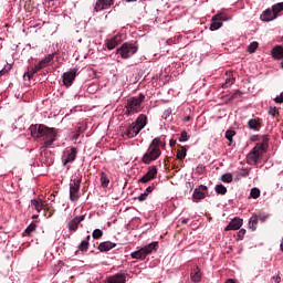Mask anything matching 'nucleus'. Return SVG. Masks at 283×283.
Listing matches in <instances>:
<instances>
[{"label":"nucleus","instance_id":"obj_48","mask_svg":"<svg viewBox=\"0 0 283 283\" xmlns=\"http://www.w3.org/2000/svg\"><path fill=\"white\" fill-rule=\"evenodd\" d=\"M176 139H170L169 140V145H170V147H176Z\"/></svg>","mask_w":283,"mask_h":283},{"label":"nucleus","instance_id":"obj_14","mask_svg":"<svg viewBox=\"0 0 283 283\" xmlns=\"http://www.w3.org/2000/svg\"><path fill=\"white\" fill-rule=\"evenodd\" d=\"M158 174V169L156 166H153L148 169V171L139 179V182H149V180H154Z\"/></svg>","mask_w":283,"mask_h":283},{"label":"nucleus","instance_id":"obj_17","mask_svg":"<svg viewBox=\"0 0 283 283\" xmlns=\"http://www.w3.org/2000/svg\"><path fill=\"white\" fill-rule=\"evenodd\" d=\"M274 19H277V15L275 13V11L272 9H268L265 10L262 14H261V21H274Z\"/></svg>","mask_w":283,"mask_h":283},{"label":"nucleus","instance_id":"obj_34","mask_svg":"<svg viewBox=\"0 0 283 283\" xmlns=\"http://www.w3.org/2000/svg\"><path fill=\"white\" fill-rule=\"evenodd\" d=\"M283 10V2H279V3H275L274 6H272V11H274V13H276V17L277 14H280V12H282Z\"/></svg>","mask_w":283,"mask_h":283},{"label":"nucleus","instance_id":"obj_32","mask_svg":"<svg viewBox=\"0 0 283 283\" xmlns=\"http://www.w3.org/2000/svg\"><path fill=\"white\" fill-rule=\"evenodd\" d=\"M214 191H216V193L224 196V193H227V187H224V185H222V184L217 185L214 188Z\"/></svg>","mask_w":283,"mask_h":283},{"label":"nucleus","instance_id":"obj_58","mask_svg":"<svg viewBox=\"0 0 283 283\" xmlns=\"http://www.w3.org/2000/svg\"><path fill=\"white\" fill-rule=\"evenodd\" d=\"M281 67H282V70H283V61L281 62Z\"/></svg>","mask_w":283,"mask_h":283},{"label":"nucleus","instance_id":"obj_38","mask_svg":"<svg viewBox=\"0 0 283 283\" xmlns=\"http://www.w3.org/2000/svg\"><path fill=\"white\" fill-rule=\"evenodd\" d=\"M235 83V78L233 77H228L226 78L224 84L222 85V87H231V85H233Z\"/></svg>","mask_w":283,"mask_h":283},{"label":"nucleus","instance_id":"obj_49","mask_svg":"<svg viewBox=\"0 0 283 283\" xmlns=\"http://www.w3.org/2000/svg\"><path fill=\"white\" fill-rule=\"evenodd\" d=\"M171 114V111L167 109L164 112V116H169Z\"/></svg>","mask_w":283,"mask_h":283},{"label":"nucleus","instance_id":"obj_51","mask_svg":"<svg viewBox=\"0 0 283 283\" xmlns=\"http://www.w3.org/2000/svg\"><path fill=\"white\" fill-rule=\"evenodd\" d=\"M187 222H189V219L187 218L181 220V224H187Z\"/></svg>","mask_w":283,"mask_h":283},{"label":"nucleus","instance_id":"obj_1","mask_svg":"<svg viewBox=\"0 0 283 283\" xmlns=\"http://www.w3.org/2000/svg\"><path fill=\"white\" fill-rule=\"evenodd\" d=\"M32 138H42L43 147L48 148L56 140V129L50 128L43 124H35L29 127Z\"/></svg>","mask_w":283,"mask_h":283},{"label":"nucleus","instance_id":"obj_54","mask_svg":"<svg viewBox=\"0 0 283 283\" xmlns=\"http://www.w3.org/2000/svg\"><path fill=\"white\" fill-rule=\"evenodd\" d=\"M3 74H6V71H0V76H3Z\"/></svg>","mask_w":283,"mask_h":283},{"label":"nucleus","instance_id":"obj_57","mask_svg":"<svg viewBox=\"0 0 283 283\" xmlns=\"http://www.w3.org/2000/svg\"><path fill=\"white\" fill-rule=\"evenodd\" d=\"M197 169H202V166H198Z\"/></svg>","mask_w":283,"mask_h":283},{"label":"nucleus","instance_id":"obj_11","mask_svg":"<svg viewBox=\"0 0 283 283\" xmlns=\"http://www.w3.org/2000/svg\"><path fill=\"white\" fill-rule=\"evenodd\" d=\"M207 186L200 185L198 188L193 190L192 200L193 202H200V200H205L207 198Z\"/></svg>","mask_w":283,"mask_h":283},{"label":"nucleus","instance_id":"obj_9","mask_svg":"<svg viewBox=\"0 0 283 283\" xmlns=\"http://www.w3.org/2000/svg\"><path fill=\"white\" fill-rule=\"evenodd\" d=\"M77 73H78V69H76V67L71 69L70 71L63 73L62 81H63L65 87L72 86V84L74 83V78H76Z\"/></svg>","mask_w":283,"mask_h":283},{"label":"nucleus","instance_id":"obj_16","mask_svg":"<svg viewBox=\"0 0 283 283\" xmlns=\"http://www.w3.org/2000/svg\"><path fill=\"white\" fill-rule=\"evenodd\" d=\"M107 283H127V277L124 273H116L107 277Z\"/></svg>","mask_w":283,"mask_h":283},{"label":"nucleus","instance_id":"obj_43","mask_svg":"<svg viewBox=\"0 0 283 283\" xmlns=\"http://www.w3.org/2000/svg\"><path fill=\"white\" fill-rule=\"evenodd\" d=\"M249 174H251V170L244 168L240 170L239 176H241L242 178H247Z\"/></svg>","mask_w":283,"mask_h":283},{"label":"nucleus","instance_id":"obj_47","mask_svg":"<svg viewBox=\"0 0 283 283\" xmlns=\"http://www.w3.org/2000/svg\"><path fill=\"white\" fill-rule=\"evenodd\" d=\"M217 14H220V21H221V23H222V21H229V19H231V18L227 17V15L223 14V13H217Z\"/></svg>","mask_w":283,"mask_h":283},{"label":"nucleus","instance_id":"obj_53","mask_svg":"<svg viewBox=\"0 0 283 283\" xmlns=\"http://www.w3.org/2000/svg\"><path fill=\"white\" fill-rule=\"evenodd\" d=\"M266 218H268L266 216H263V217H262V216H260V220H261V222H264V220H266Z\"/></svg>","mask_w":283,"mask_h":283},{"label":"nucleus","instance_id":"obj_39","mask_svg":"<svg viewBox=\"0 0 283 283\" xmlns=\"http://www.w3.org/2000/svg\"><path fill=\"white\" fill-rule=\"evenodd\" d=\"M189 140V134L187 132H181L180 137H179V143H187Z\"/></svg>","mask_w":283,"mask_h":283},{"label":"nucleus","instance_id":"obj_37","mask_svg":"<svg viewBox=\"0 0 283 283\" xmlns=\"http://www.w3.org/2000/svg\"><path fill=\"white\" fill-rule=\"evenodd\" d=\"M269 114H270V116L275 117V116H277V114H280V108H277L275 106H271L269 108Z\"/></svg>","mask_w":283,"mask_h":283},{"label":"nucleus","instance_id":"obj_29","mask_svg":"<svg viewBox=\"0 0 283 283\" xmlns=\"http://www.w3.org/2000/svg\"><path fill=\"white\" fill-rule=\"evenodd\" d=\"M233 136H235V130H227L226 132V138L227 140H229V147H231V145H233Z\"/></svg>","mask_w":283,"mask_h":283},{"label":"nucleus","instance_id":"obj_46","mask_svg":"<svg viewBox=\"0 0 283 283\" xmlns=\"http://www.w3.org/2000/svg\"><path fill=\"white\" fill-rule=\"evenodd\" d=\"M274 103H279V104L283 103V92L274 98Z\"/></svg>","mask_w":283,"mask_h":283},{"label":"nucleus","instance_id":"obj_5","mask_svg":"<svg viewBox=\"0 0 283 283\" xmlns=\"http://www.w3.org/2000/svg\"><path fill=\"white\" fill-rule=\"evenodd\" d=\"M269 144L266 142L258 143L255 147L248 154L249 165H258V160L262 155L266 154Z\"/></svg>","mask_w":283,"mask_h":283},{"label":"nucleus","instance_id":"obj_25","mask_svg":"<svg viewBox=\"0 0 283 283\" xmlns=\"http://www.w3.org/2000/svg\"><path fill=\"white\" fill-rule=\"evenodd\" d=\"M151 191H154V186H148L145 192L138 196L139 202H145V200H147V197L149 196V193H151Z\"/></svg>","mask_w":283,"mask_h":283},{"label":"nucleus","instance_id":"obj_21","mask_svg":"<svg viewBox=\"0 0 283 283\" xmlns=\"http://www.w3.org/2000/svg\"><path fill=\"white\" fill-rule=\"evenodd\" d=\"M190 280L191 282H196V283L202 280V273H200V268L196 266L191 270Z\"/></svg>","mask_w":283,"mask_h":283},{"label":"nucleus","instance_id":"obj_44","mask_svg":"<svg viewBox=\"0 0 283 283\" xmlns=\"http://www.w3.org/2000/svg\"><path fill=\"white\" fill-rule=\"evenodd\" d=\"M238 239L242 240V238H244V235H247V230L245 229H241L239 230V232L237 233Z\"/></svg>","mask_w":283,"mask_h":283},{"label":"nucleus","instance_id":"obj_31","mask_svg":"<svg viewBox=\"0 0 283 283\" xmlns=\"http://www.w3.org/2000/svg\"><path fill=\"white\" fill-rule=\"evenodd\" d=\"M221 180L222 182H227V184L233 182V175L231 172H227L221 176Z\"/></svg>","mask_w":283,"mask_h":283},{"label":"nucleus","instance_id":"obj_24","mask_svg":"<svg viewBox=\"0 0 283 283\" xmlns=\"http://www.w3.org/2000/svg\"><path fill=\"white\" fill-rule=\"evenodd\" d=\"M51 61H54V53L49 54L44 59H42L39 64L42 66V69L48 67L50 65Z\"/></svg>","mask_w":283,"mask_h":283},{"label":"nucleus","instance_id":"obj_8","mask_svg":"<svg viewBox=\"0 0 283 283\" xmlns=\"http://www.w3.org/2000/svg\"><path fill=\"white\" fill-rule=\"evenodd\" d=\"M160 148L149 146L148 151L143 156V163H145V165H149L153 160H158V158H160Z\"/></svg>","mask_w":283,"mask_h":283},{"label":"nucleus","instance_id":"obj_41","mask_svg":"<svg viewBox=\"0 0 283 283\" xmlns=\"http://www.w3.org/2000/svg\"><path fill=\"white\" fill-rule=\"evenodd\" d=\"M36 229V224L31 223L25 230L24 233H27L28 235H30L32 233V231H34Z\"/></svg>","mask_w":283,"mask_h":283},{"label":"nucleus","instance_id":"obj_23","mask_svg":"<svg viewBox=\"0 0 283 283\" xmlns=\"http://www.w3.org/2000/svg\"><path fill=\"white\" fill-rule=\"evenodd\" d=\"M272 56H273V59H276L277 61L283 59V46H280V45L274 46L272 49Z\"/></svg>","mask_w":283,"mask_h":283},{"label":"nucleus","instance_id":"obj_4","mask_svg":"<svg viewBox=\"0 0 283 283\" xmlns=\"http://www.w3.org/2000/svg\"><path fill=\"white\" fill-rule=\"evenodd\" d=\"M145 102V94L140 93L138 96H133L126 102V116H132V114H138L140 112V107Z\"/></svg>","mask_w":283,"mask_h":283},{"label":"nucleus","instance_id":"obj_52","mask_svg":"<svg viewBox=\"0 0 283 283\" xmlns=\"http://www.w3.org/2000/svg\"><path fill=\"white\" fill-rule=\"evenodd\" d=\"M226 283H235V280H233V279H228V280L226 281Z\"/></svg>","mask_w":283,"mask_h":283},{"label":"nucleus","instance_id":"obj_30","mask_svg":"<svg viewBox=\"0 0 283 283\" xmlns=\"http://www.w3.org/2000/svg\"><path fill=\"white\" fill-rule=\"evenodd\" d=\"M249 229H251L252 231H255V229H258V217L250 218Z\"/></svg>","mask_w":283,"mask_h":283},{"label":"nucleus","instance_id":"obj_55","mask_svg":"<svg viewBox=\"0 0 283 283\" xmlns=\"http://www.w3.org/2000/svg\"><path fill=\"white\" fill-rule=\"evenodd\" d=\"M127 1V3H132V2H134V1H136V0H126Z\"/></svg>","mask_w":283,"mask_h":283},{"label":"nucleus","instance_id":"obj_40","mask_svg":"<svg viewBox=\"0 0 283 283\" xmlns=\"http://www.w3.org/2000/svg\"><path fill=\"white\" fill-rule=\"evenodd\" d=\"M250 196H251V198L256 200V198L260 196V190L258 188H252L250 191Z\"/></svg>","mask_w":283,"mask_h":283},{"label":"nucleus","instance_id":"obj_35","mask_svg":"<svg viewBox=\"0 0 283 283\" xmlns=\"http://www.w3.org/2000/svg\"><path fill=\"white\" fill-rule=\"evenodd\" d=\"M94 240H101L103 238V230L95 229L92 233Z\"/></svg>","mask_w":283,"mask_h":283},{"label":"nucleus","instance_id":"obj_27","mask_svg":"<svg viewBox=\"0 0 283 283\" xmlns=\"http://www.w3.org/2000/svg\"><path fill=\"white\" fill-rule=\"evenodd\" d=\"M101 185L103 189H107V187L109 186V178H107V175L105 172L101 174Z\"/></svg>","mask_w":283,"mask_h":283},{"label":"nucleus","instance_id":"obj_3","mask_svg":"<svg viewBox=\"0 0 283 283\" xmlns=\"http://www.w3.org/2000/svg\"><path fill=\"white\" fill-rule=\"evenodd\" d=\"M147 125V116L140 114L135 122H133L126 129V132L124 133V136H126V138H136V136H138V134H140V132H143V129H145Z\"/></svg>","mask_w":283,"mask_h":283},{"label":"nucleus","instance_id":"obj_22","mask_svg":"<svg viewBox=\"0 0 283 283\" xmlns=\"http://www.w3.org/2000/svg\"><path fill=\"white\" fill-rule=\"evenodd\" d=\"M32 207L38 211V213H41L43 209H45V201L42 199H34L31 201Z\"/></svg>","mask_w":283,"mask_h":283},{"label":"nucleus","instance_id":"obj_50","mask_svg":"<svg viewBox=\"0 0 283 283\" xmlns=\"http://www.w3.org/2000/svg\"><path fill=\"white\" fill-rule=\"evenodd\" d=\"M184 120L185 123H189L191 120V116H186Z\"/></svg>","mask_w":283,"mask_h":283},{"label":"nucleus","instance_id":"obj_2","mask_svg":"<svg viewBox=\"0 0 283 283\" xmlns=\"http://www.w3.org/2000/svg\"><path fill=\"white\" fill-rule=\"evenodd\" d=\"M83 180V175L81 170H76L70 179L69 189H70V200L71 202H78L81 198V182Z\"/></svg>","mask_w":283,"mask_h":283},{"label":"nucleus","instance_id":"obj_59","mask_svg":"<svg viewBox=\"0 0 283 283\" xmlns=\"http://www.w3.org/2000/svg\"><path fill=\"white\" fill-rule=\"evenodd\" d=\"M163 147H165V144H163Z\"/></svg>","mask_w":283,"mask_h":283},{"label":"nucleus","instance_id":"obj_10","mask_svg":"<svg viewBox=\"0 0 283 283\" xmlns=\"http://www.w3.org/2000/svg\"><path fill=\"white\" fill-rule=\"evenodd\" d=\"M77 154L78 150L76 149V147L66 148L62 157L63 165L65 166L70 163H74V160H76Z\"/></svg>","mask_w":283,"mask_h":283},{"label":"nucleus","instance_id":"obj_19","mask_svg":"<svg viewBox=\"0 0 283 283\" xmlns=\"http://www.w3.org/2000/svg\"><path fill=\"white\" fill-rule=\"evenodd\" d=\"M115 247H116V243L111 241H104L98 244V251L101 252L112 251V249H115Z\"/></svg>","mask_w":283,"mask_h":283},{"label":"nucleus","instance_id":"obj_28","mask_svg":"<svg viewBox=\"0 0 283 283\" xmlns=\"http://www.w3.org/2000/svg\"><path fill=\"white\" fill-rule=\"evenodd\" d=\"M248 126L250 127V129H254L255 132H258V129H260V120H258V119H250L248 122Z\"/></svg>","mask_w":283,"mask_h":283},{"label":"nucleus","instance_id":"obj_45","mask_svg":"<svg viewBox=\"0 0 283 283\" xmlns=\"http://www.w3.org/2000/svg\"><path fill=\"white\" fill-rule=\"evenodd\" d=\"M40 70H43L41 64L38 63L33 69H32V72L31 74H36V72H40Z\"/></svg>","mask_w":283,"mask_h":283},{"label":"nucleus","instance_id":"obj_13","mask_svg":"<svg viewBox=\"0 0 283 283\" xmlns=\"http://www.w3.org/2000/svg\"><path fill=\"white\" fill-rule=\"evenodd\" d=\"M114 6V0H97L94 7L95 12H101L103 10H109Z\"/></svg>","mask_w":283,"mask_h":283},{"label":"nucleus","instance_id":"obj_42","mask_svg":"<svg viewBox=\"0 0 283 283\" xmlns=\"http://www.w3.org/2000/svg\"><path fill=\"white\" fill-rule=\"evenodd\" d=\"M150 147H157V149H160V138L153 139Z\"/></svg>","mask_w":283,"mask_h":283},{"label":"nucleus","instance_id":"obj_12","mask_svg":"<svg viewBox=\"0 0 283 283\" xmlns=\"http://www.w3.org/2000/svg\"><path fill=\"white\" fill-rule=\"evenodd\" d=\"M85 220V214L76 216L73 218L69 223L67 228L69 231L75 233V231H78V224H81Z\"/></svg>","mask_w":283,"mask_h":283},{"label":"nucleus","instance_id":"obj_56","mask_svg":"<svg viewBox=\"0 0 283 283\" xmlns=\"http://www.w3.org/2000/svg\"><path fill=\"white\" fill-rule=\"evenodd\" d=\"M32 218H33V220L39 218V214H34Z\"/></svg>","mask_w":283,"mask_h":283},{"label":"nucleus","instance_id":"obj_33","mask_svg":"<svg viewBox=\"0 0 283 283\" xmlns=\"http://www.w3.org/2000/svg\"><path fill=\"white\" fill-rule=\"evenodd\" d=\"M184 158H187V148L185 147L177 151V159L184 160Z\"/></svg>","mask_w":283,"mask_h":283},{"label":"nucleus","instance_id":"obj_26","mask_svg":"<svg viewBox=\"0 0 283 283\" xmlns=\"http://www.w3.org/2000/svg\"><path fill=\"white\" fill-rule=\"evenodd\" d=\"M90 235L86 237L85 240H83L78 245V251L85 252L87 249H90Z\"/></svg>","mask_w":283,"mask_h":283},{"label":"nucleus","instance_id":"obj_18","mask_svg":"<svg viewBox=\"0 0 283 283\" xmlns=\"http://www.w3.org/2000/svg\"><path fill=\"white\" fill-rule=\"evenodd\" d=\"M123 41V38L120 35H114L112 39L106 41V48L107 50H114L116 45H118Z\"/></svg>","mask_w":283,"mask_h":283},{"label":"nucleus","instance_id":"obj_6","mask_svg":"<svg viewBox=\"0 0 283 283\" xmlns=\"http://www.w3.org/2000/svg\"><path fill=\"white\" fill-rule=\"evenodd\" d=\"M154 251H158V242H151L130 253L133 260H145L147 255H151Z\"/></svg>","mask_w":283,"mask_h":283},{"label":"nucleus","instance_id":"obj_20","mask_svg":"<svg viewBox=\"0 0 283 283\" xmlns=\"http://www.w3.org/2000/svg\"><path fill=\"white\" fill-rule=\"evenodd\" d=\"M222 22L220 20V14H216L212 17V22L210 24L211 32H216V30H220Z\"/></svg>","mask_w":283,"mask_h":283},{"label":"nucleus","instance_id":"obj_36","mask_svg":"<svg viewBox=\"0 0 283 283\" xmlns=\"http://www.w3.org/2000/svg\"><path fill=\"white\" fill-rule=\"evenodd\" d=\"M258 42H252L250 43V45L248 46V52H250V54H253L255 52V50H258Z\"/></svg>","mask_w":283,"mask_h":283},{"label":"nucleus","instance_id":"obj_15","mask_svg":"<svg viewBox=\"0 0 283 283\" xmlns=\"http://www.w3.org/2000/svg\"><path fill=\"white\" fill-rule=\"evenodd\" d=\"M242 224L243 220L241 218H234L224 228V231H238L242 227Z\"/></svg>","mask_w":283,"mask_h":283},{"label":"nucleus","instance_id":"obj_7","mask_svg":"<svg viewBox=\"0 0 283 283\" xmlns=\"http://www.w3.org/2000/svg\"><path fill=\"white\" fill-rule=\"evenodd\" d=\"M136 52H138V46L134 43H124L117 49V54H120L122 59H130Z\"/></svg>","mask_w":283,"mask_h":283}]
</instances>
